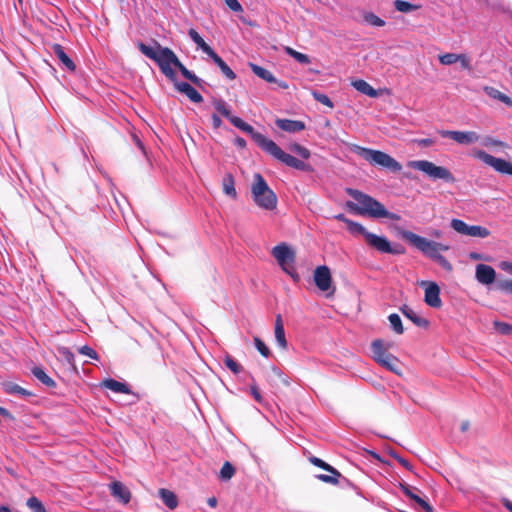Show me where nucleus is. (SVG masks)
Listing matches in <instances>:
<instances>
[{
  "label": "nucleus",
  "mask_w": 512,
  "mask_h": 512,
  "mask_svg": "<svg viewBox=\"0 0 512 512\" xmlns=\"http://www.w3.org/2000/svg\"><path fill=\"white\" fill-rule=\"evenodd\" d=\"M475 278L483 285H490L496 279V272L493 267L486 264L476 266Z\"/></svg>",
  "instance_id": "obj_17"
},
{
  "label": "nucleus",
  "mask_w": 512,
  "mask_h": 512,
  "mask_svg": "<svg viewBox=\"0 0 512 512\" xmlns=\"http://www.w3.org/2000/svg\"><path fill=\"white\" fill-rule=\"evenodd\" d=\"M310 462L319 467V468H322L326 471H328L329 473L331 474H335V475H339V471H337L334 467H332L331 465H329L328 463L324 462L322 459L320 458H317V457H311L310 458Z\"/></svg>",
  "instance_id": "obj_41"
},
{
  "label": "nucleus",
  "mask_w": 512,
  "mask_h": 512,
  "mask_svg": "<svg viewBox=\"0 0 512 512\" xmlns=\"http://www.w3.org/2000/svg\"><path fill=\"white\" fill-rule=\"evenodd\" d=\"M209 57L214 61V63L220 68L221 72L228 79L234 80L236 78V74L232 71V69L214 51L213 54L209 55Z\"/></svg>",
  "instance_id": "obj_30"
},
{
  "label": "nucleus",
  "mask_w": 512,
  "mask_h": 512,
  "mask_svg": "<svg viewBox=\"0 0 512 512\" xmlns=\"http://www.w3.org/2000/svg\"><path fill=\"white\" fill-rule=\"evenodd\" d=\"M349 194L357 203L348 201L346 205L356 214L372 218H389L396 221L400 220V216L398 214L387 211L383 204L371 196L357 190H349Z\"/></svg>",
  "instance_id": "obj_2"
},
{
  "label": "nucleus",
  "mask_w": 512,
  "mask_h": 512,
  "mask_svg": "<svg viewBox=\"0 0 512 512\" xmlns=\"http://www.w3.org/2000/svg\"><path fill=\"white\" fill-rule=\"evenodd\" d=\"M501 269L512 274V262L504 261L500 264Z\"/></svg>",
  "instance_id": "obj_59"
},
{
  "label": "nucleus",
  "mask_w": 512,
  "mask_h": 512,
  "mask_svg": "<svg viewBox=\"0 0 512 512\" xmlns=\"http://www.w3.org/2000/svg\"><path fill=\"white\" fill-rule=\"evenodd\" d=\"M400 310L406 318L410 319L418 327H428L429 321L423 317L418 316L417 313L409 306L403 305Z\"/></svg>",
  "instance_id": "obj_23"
},
{
  "label": "nucleus",
  "mask_w": 512,
  "mask_h": 512,
  "mask_svg": "<svg viewBox=\"0 0 512 512\" xmlns=\"http://www.w3.org/2000/svg\"><path fill=\"white\" fill-rule=\"evenodd\" d=\"M388 320L390 322L392 329L397 334H402L404 332L402 321L398 314L393 313V314L389 315Z\"/></svg>",
  "instance_id": "obj_40"
},
{
  "label": "nucleus",
  "mask_w": 512,
  "mask_h": 512,
  "mask_svg": "<svg viewBox=\"0 0 512 512\" xmlns=\"http://www.w3.org/2000/svg\"><path fill=\"white\" fill-rule=\"evenodd\" d=\"M419 144L421 146H425V147L431 146L433 144V140H431V139H422V140L419 141Z\"/></svg>",
  "instance_id": "obj_64"
},
{
  "label": "nucleus",
  "mask_w": 512,
  "mask_h": 512,
  "mask_svg": "<svg viewBox=\"0 0 512 512\" xmlns=\"http://www.w3.org/2000/svg\"><path fill=\"white\" fill-rule=\"evenodd\" d=\"M235 473V469L231 463L225 462L220 470L219 477L222 480H230Z\"/></svg>",
  "instance_id": "obj_42"
},
{
  "label": "nucleus",
  "mask_w": 512,
  "mask_h": 512,
  "mask_svg": "<svg viewBox=\"0 0 512 512\" xmlns=\"http://www.w3.org/2000/svg\"><path fill=\"white\" fill-rule=\"evenodd\" d=\"M335 219L344 222L346 225L350 222V219L346 218L344 214H338L335 216Z\"/></svg>",
  "instance_id": "obj_63"
},
{
  "label": "nucleus",
  "mask_w": 512,
  "mask_h": 512,
  "mask_svg": "<svg viewBox=\"0 0 512 512\" xmlns=\"http://www.w3.org/2000/svg\"><path fill=\"white\" fill-rule=\"evenodd\" d=\"M2 387H3V390L7 394L21 395V396H30L31 395V393L29 391H27L26 389L22 388L21 386H19L16 383H13V382H5L2 384Z\"/></svg>",
  "instance_id": "obj_33"
},
{
  "label": "nucleus",
  "mask_w": 512,
  "mask_h": 512,
  "mask_svg": "<svg viewBox=\"0 0 512 512\" xmlns=\"http://www.w3.org/2000/svg\"><path fill=\"white\" fill-rule=\"evenodd\" d=\"M461 64V67L466 70L471 69L470 58L466 54H459L458 61Z\"/></svg>",
  "instance_id": "obj_54"
},
{
  "label": "nucleus",
  "mask_w": 512,
  "mask_h": 512,
  "mask_svg": "<svg viewBox=\"0 0 512 512\" xmlns=\"http://www.w3.org/2000/svg\"><path fill=\"white\" fill-rule=\"evenodd\" d=\"M110 490H111V494L114 497L118 498L123 503L126 504L130 501V497H131L130 491L121 482H117V481L113 482L110 485Z\"/></svg>",
  "instance_id": "obj_21"
},
{
  "label": "nucleus",
  "mask_w": 512,
  "mask_h": 512,
  "mask_svg": "<svg viewBox=\"0 0 512 512\" xmlns=\"http://www.w3.org/2000/svg\"><path fill=\"white\" fill-rule=\"evenodd\" d=\"M138 48L146 57L155 61L161 72L172 82L176 80V68L181 72L184 78L197 86H201L202 80L189 71L170 48L162 47L157 42H155V46H148L144 43H140Z\"/></svg>",
  "instance_id": "obj_1"
},
{
  "label": "nucleus",
  "mask_w": 512,
  "mask_h": 512,
  "mask_svg": "<svg viewBox=\"0 0 512 512\" xmlns=\"http://www.w3.org/2000/svg\"><path fill=\"white\" fill-rule=\"evenodd\" d=\"M225 365L235 374H239L242 371V366L236 362L232 357H225Z\"/></svg>",
  "instance_id": "obj_47"
},
{
  "label": "nucleus",
  "mask_w": 512,
  "mask_h": 512,
  "mask_svg": "<svg viewBox=\"0 0 512 512\" xmlns=\"http://www.w3.org/2000/svg\"><path fill=\"white\" fill-rule=\"evenodd\" d=\"M500 288L502 290L512 293V280L502 282L500 284Z\"/></svg>",
  "instance_id": "obj_58"
},
{
  "label": "nucleus",
  "mask_w": 512,
  "mask_h": 512,
  "mask_svg": "<svg viewBox=\"0 0 512 512\" xmlns=\"http://www.w3.org/2000/svg\"><path fill=\"white\" fill-rule=\"evenodd\" d=\"M473 156L500 174L512 175V163L502 158L494 157L484 150H474Z\"/></svg>",
  "instance_id": "obj_11"
},
{
  "label": "nucleus",
  "mask_w": 512,
  "mask_h": 512,
  "mask_svg": "<svg viewBox=\"0 0 512 512\" xmlns=\"http://www.w3.org/2000/svg\"><path fill=\"white\" fill-rule=\"evenodd\" d=\"M256 139L257 145L278 161L297 170H309L308 164L284 152L273 140L267 138L266 136H256Z\"/></svg>",
  "instance_id": "obj_3"
},
{
  "label": "nucleus",
  "mask_w": 512,
  "mask_h": 512,
  "mask_svg": "<svg viewBox=\"0 0 512 512\" xmlns=\"http://www.w3.org/2000/svg\"><path fill=\"white\" fill-rule=\"evenodd\" d=\"M224 2L234 12H241L243 10L238 0H224Z\"/></svg>",
  "instance_id": "obj_56"
},
{
  "label": "nucleus",
  "mask_w": 512,
  "mask_h": 512,
  "mask_svg": "<svg viewBox=\"0 0 512 512\" xmlns=\"http://www.w3.org/2000/svg\"><path fill=\"white\" fill-rule=\"evenodd\" d=\"M400 236L432 260L441 252L450 249L449 245L429 240L408 230L400 231Z\"/></svg>",
  "instance_id": "obj_5"
},
{
  "label": "nucleus",
  "mask_w": 512,
  "mask_h": 512,
  "mask_svg": "<svg viewBox=\"0 0 512 512\" xmlns=\"http://www.w3.org/2000/svg\"><path fill=\"white\" fill-rule=\"evenodd\" d=\"M407 166L422 172L432 181L443 180L447 183H454L456 181L453 173L444 166H438L428 160H412L407 163Z\"/></svg>",
  "instance_id": "obj_7"
},
{
  "label": "nucleus",
  "mask_w": 512,
  "mask_h": 512,
  "mask_svg": "<svg viewBox=\"0 0 512 512\" xmlns=\"http://www.w3.org/2000/svg\"><path fill=\"white\" fill-rule=\"evenodd\" d=\"M275 339L277 344L282 348H287V340L285 337L284 325L282 321L281 315H277L275 320V329H274Z\"/></svg>",
  "instance_id": "obj_24"
},
{
  "label": "nucleus",
  "mask_w": 512,
  "mask_h": 512,
  "mask_svg": "<svg viewBox=\"0 0 512 512\" xmlns=\"http://www.w3.org/2000/svg\"><path fill=\"white\" fill-rule=\"evenodd\" d=\"M363 18L364 21L371 26L383 27L385 25V21L372 12L365 13Z\"/></svg>",
  "instance_id": "obj_39"
},
{
  "label": "nucleus",
  "mask_w": 512,
  "mask_h": 512,
  "mask_svg": "<svg viewBox=\"0 0 512 512\" xmlns=\"http://www.w3.org/2000/svg\"><path fill=\"white\" fill-rule=\"evenodd\" d=\"M251 393L254 397V399L258 402V403H262L263 402V398L258 390V388L256 386H251Z\"/></svg>",
  "instance_id": "obj_57"
},
{
  "label": "nucleus",
  "mask_w": 512,
  "mask_h": 512,
  "mask_svg": "<svg viewBox=\"0 0 512 512\" xmlns=\"http://www.w3.org/2000/svg\"><path fill=\"white\" fill-rule=\"evenodd\" d=\"M159 496L169 509H175L178 506V498L174 492L161 488L159 490Z\"/></svg>",
  "instance_id": "obj_28"
},
{
  "label": "nucleus",
  "mask_w": 512,
  "mask_h": 512,
  "mask_svg": "<svg viewBox=\"0 0 512 512\" xmlns=\"http://www.w3.org/2000/svg\"><path fill=\"white\" fill-rule=\"evenodd\" d=\"M351 150L370 164L379 165L393 172H399L402 169V165L385 152L365 148L356 144L351 146Z\"/></svg>",
  "instance_id": "obj_6"
},
{
  "label": "nucleus",
  "mask_w": 512,
  "mask_h": 512,
  "mask_svg": "<svg viewBox=\"0 0 512 512\" xmlns=\"http://www.w3.org/2000/svg\"><path fill=\"white\" fill-rule=\"evenodd\" d=\"M312 95L316 101L320 102L321 104L329 108H333V102L327 95L315 91L312 93Z\"/></svg>",
  "instance_id": "obj_49"
},
{
  "label": "nucleus",
  "mask_w": 512,
  "mask_h": 512,
  "mask_svg": "<svg viewBox=\"0 0 512 512\" xmlns=\"http://www.w3.org/2000/svg\"><path fill=\"white\" fill-rule=\"evenodd\" d=\"M469 258L471 260H475V261H478V260H485V257L481 254V253H478V252H471L469 254Z\"/></svg>",
  "instance_id": "obj_61"
},
{
  "label": "nucleus",
  "mask_w": 512,
  "mask_h": 512,
  "mask_svg": "<svg viewBox=\"0 0 512 512\" xmlns=\"http://www.w3.org/2000/svg\"><path fill=\"white\" fill-rule=\"evenodd\" d=\"M254 344H255L256 349L259 351V353L263 357L268 358L270 356L269 348L265 345V343L259 337H254Z\"/></svg>",
  "instance_id": "obj_45"
},
{
  "label": "nucleus",
  "mask_w": 512,
  "mask_h": 512,
  "mask_svg": "<svg viewBox=\"0 0 512 512\" xmlns=\"http://www.w3.org/2000/svg\"><path fill=\"white\" fill-rule=\"evenodd\" d=\"M213 106L217 112H219L224 117L230 119L231 118V110L229 105L222 99H215L213 101Z\"/></svg>",
  "instance_id": "obj_36"
},
{
  "label": "nucleus",
  "mask_w": 512,
  "mask_h": 512,
  "mask_svg": "<svg viewBox=\"0 0 512 512\" xmlns=\"http://www.w3.org/2000/svg\"><path fill=\"white\" fill-rule=\"evenodd\" d=\"M212 123H213L214 128H219L222 125V120L220 119V117L218 115L213 114L212 115Z\"/></svg>",
  "instance_id": "obj_60"
},
{
  "label": "nucleus",
  "mask_w": 512,
  "mask_h": 512,
  "mask_svg": "<svg viewBox=\"0 0 512 512\" xmlns=\"http://www.w3.org/2000/svg\"><path fill=\"white\" fill-rule=\"evenodd\" d=\"M173 82L176 90L182 94H185L192 102L201 103L203 101L201 94L189 83L178 82L177 80Z\"/></svg>",
  "instance_id": "obj_19"
},
{
  "label": "nucleus",
  "mask_w": 512,
  "mask_h": 512,
  "mask_svg": "<svg viewBox=\"0 0 512 512\" xmlns=\"http://www.w3.org/2000/svg\"><path fill=\"white\" fill-rule=\"evenodd\" d=\"M458 55L455 53H446L439 56V61L443 65H452L458 61Z\"/></svg>",
  "instance_id": "obj_48"
},
{
  "label": "nucleus",
  "mask_w": 512,
  "mask_h": 512,
  "mask_svg": "<svg viewBox=\"0 0 512 512\" xmlns=\"http://www.w3.org/2000/svg\"><path fill=\"white\" fill-rule=\"evenodd\" d=\"M249 67L251 68V70L253 71V73L255 75H257L259 78L265 80L266 82L276 83L281 89L288 88V84L286 82L278 81L269 70H267L257 64H254V63H249Z\"/></svg>",
  "instance_id": "obj_18"
},
{
  "label": "nucleus",
  "mask_w": 512,
  "mask_h": 512,
  "mask_svg": "<svg viewBox=\"0 0 512 512\" xmlns=\"http://www.w3.org/2000/svg\"><path fill=\"white\" fill-rule=\"evenodd\" d=\"M433 260L448 271L452 269L451 263L444 256H442L441 253L438 256H436Z\"/></svg>",
  "instance_id": "obj_53"
},
{
  "label": "nucleus",
  "mask_w": 512,
  "mask_h": 512,
  "mask_svg": "<svg viewBox=\"0 0 512 512\" xmlns=\"http://www.w3.org/2000/svg\"><path fill=\"white\" fill-rule=\"evenodd\" d=\"M32 374L41 382L43 383L44 385L48 386V387H54L55 386V382L52 378H50L46 372L40 368V367H34L32 369Z\"/></svg>",
  "instance_id": "obj_34"
},
{
  "label": "nucleus",
  "mask_w": 512,
  "mask_h": 512,
  "mask_svg": "<svg viewBox=\"0 0 512 512\" xmlns=\"http://www.w3.org/2000/svg\"><path fill=\"white\" fill-rule=\"evenodd\" d=\"M222 187H223V192L230 196L231 198L235 199L237 197V192H236V189H235V181H234V177L231 173H227L223 180H222Z\"/></svg>",
  "instance_id": "obj_31"
},
{
  "label": "nucleus",
  "mask_w": 512,
  "mask_h": 512,
  "mask_svg": "<svg viewBox=\"0 0 512 512\" xmlns=\"http://www.w3.org/2000/svg\"><path fill=\"white\" fill-rule=\"evenodd\" d=\"M394 7L397 11L402 13H409L420 8L419 5L412 4L404 0H395Z\"/></svg>",
  "instance_id": "obj_35"
},
{
  "label": "nucleus",
  "mask_w": 512,
  "mask_h": 512,
  "mask_svg": "<svg viewBox=\"0 0 512 512\" xmlns=\"http://www.w3.org/2000/svg\"><path fill=\"white\" fill-rule=\"evenodd\" d=\"M494 325V328L501 334L503 335H509L512 333V325L508 324V323H505V322H500V321H495L493 323Z\"/></svg>",
  "instance_id": "obj_46"
},
{
  "label": "nucleus",
  "mask_w": 512,
  "mask_h": 512,
  "mask_svg": "<svg viewBox=\"0 0 512 512\" xmlns=\"http://www.w3.org/2000/svg\"><path fill=\"white\" fill-rule=\"evenodd\" d=\"M285 52L291 56L292 58H294L296 61H298L299 63L301 64H309L310 63V58L306 55V54H303L301 52H298L296 51L295 49L291 48V47H285L284 48Z\"/></svg>",
  "instance_id": "obj_37"
},
{
  "label": "nucleus",
  "mask_w": 512,
  "mask_h": 512,
  "mask_svg": "<svg viewBox=\"0 0 512 512\" xmlns=\"http://www.w3.org/2000/svg\"><path fill=\"white\" fill-rule=\"evenodd\" d=\"M483 90L489 97L496 99L509 107H512V99L506 94L500 92L498 89L491 86H485Z\"/></svg>",
  "instance_id": "obj_27"
},
{
  "label": "nucleus",
  "mask_w": 512,
  "mask_h": 512,
  "mask_svg": "<svg viewBox=\"0 0 512 512\" xmlns=\"http://www.w3.org/2000/svg\"><path fill=\"white\" fill-rule=\"evenodd\" d=\"M79 352L85 356H88L90 357L91 359H97L98 358V355L96 353L95 350H93L91 347L89 346H82L80 349H79Z\"/></svg>",
  "instance_id": "obj_55"
},
{
  "label": "nucleus",
  "mask_w": 512,
  "mask_h": 512,
  "mask_svg": "<svg viewBox=\"0 0 512 512\" xmlns=\"http://www.w3.org/2000/svg\"><path fill=\"white\" fill-rule=\"evenodd\" d=\"M340 476H341L340 473H339V475H335V474H331L330 473V475L319 474L316 477H317V479L321 480L322 482L330 483V484H337L338 481H339Z\"/></svg>",
  "instance_id": "obj_51"
},
{
  "label": "nucleus",
  "mask_w": 512,
  "mask_h": 512,
  "mask_svg": "<svg viewBox=\"0 0 512 512\" xmlns=\"http://www.w3.org/2000/svg\"><path fill=\"white\" fill-rule=\"evenodd\" d=\"M53 52L62 63V65L68 69L69 71H74L76 66L74 62L70 59V57L65 53L63 47L59 44H55L53 46Z\"/></svg>",
  "instance_id": "obj_25"
},
{
  "label": "nucleus",
  "mask_w": 512,
  "mask_h": 512,
  "mask_svg": "<svg viewBox=\"0 0 512 512\" xmlns=\"http://www.w3.org/2000/svg\"><path fill=\"white\" fill-rule=\"evenodd\" d=\"M251 194L257 206L265 210H274L277 206V196L270 189L263 176L256 173L251 185Z\"/></svg>",
  "instance_id": "obj_4"
},
{
  "label": "nucleus",
  "mask_w": 512,
  "mask_h": 512,
  "mask_svg": "<svg viewBox=\"0 0 512 512\" xmlns=\"http://www.w3.org/2000/svg\"><path fill=\"white\" fill-rule=\"evenodd\" d=\"M188 35L192 39V41L197 45L199 49H201L208 56L213 54V49L203 40V38L199 35V33L195 29H190L188 31Z\"/></svg>",
  "instance_id": "obj_29"
},
{
  "label": "nucleus",
  "mask_w": 512,
  "mask_h": 512,
  "mask_svg": "<svg viewBox=\"0 0 512 512\" xmlns=\"http://www.w3.org/2000/svg\"><path fill=\"white\" fill-rule=\"evenodd\" d=\"M272 255L276 259L282 270L287 273L295 282L300 280V276L295 268V253L285 243H281L272 249Z\"/></svg>",
  "instance_id": "obj_8"
},
{
  "label": "nucleus",
  "mask_w": 512,
  "mask_h": 512,
  "mask_svg": "<svg viewBox=\"0 0 512 512\" xmlns=\"http://www.w3.org/2000/svg\"><path fill=\"white\" fill-rule=\"evenodd\" d=\"M482 144L487 147V148H490V147H506V144L500 140H497L495 138H492V137H485L483 139V142Z\"/></svg>",
  "instance_id": "obj_50"
},
{
  "label": "nucleus",
  "mask_w": 512,
  "mask_h": 512,
  "mask_svg": "<svg viewBox=\"0 0 512 512\" xmlns=\"http://www.w3.org/2000/svg\"><path fill=\"white\" fill-rule=\"evenodd\" d=\"M373 357L376 362L386 369L400 374V362L394 355L388 353L389 346H386L382 340H375L371 344Z\"/></svg>",
  "instance_id": "obj_9"
},
{
  "label": "nucleus",
  "mask_w": 512,
  "mask_h": 512,
  "mask_svg": "<svg viewBox=\"0 0 512 512\" xmlns=\"http://www.w3.org/2000/svg\"><path fill=\"white\" fill-rule=\"evenodd\" d=\"M366 243L373 249L380 253H387L393 255H401L405 253V249L400 244H391V242L384 236H379L374 233L366 234Z\"/></svg>",
  "instance_id": "obj_10"
},
{
  "label": "nucleus",
  "mask_w": 512,
  "mask_h": 512,
  "mask_svg": "<svg viewBox=\"0 0 512 512\" xmlns=\"http://www.w3.org/2000/svg\"><path fill=\"white\" fill-rule=\"evenodd\" d=\"M451 227L459 234L471 237L486 238L490 235V231L486 227L479 225H468L460 219H452Z\"/></svg>",
  "instance_id": "obj_12"
},
{
  "label": "nucleus",
  "mask_w": 512,
  "mask_h": 512,
  "mask_svg": "<svg viewBox=\"0 0 512 512\" xmlns=\"http://www.w3.org/2000/svg\"><path fill=\"white\" fill-rule=\"evenodd\" d=\"M288 148L290 151L295 152L303 159H308L311 155L310 151L306 147H304L298 143H293V144L289 145Z\"/></svg>",
  "instance_id": "obj_44"
},
{
  "label": "nucleus",
  "mask_w": 512,
  "mask_h": 512,
  "mask_svg": "<svg viewBox=\"0 0 512 512\" xmlns=\"http://www.w3.org/2000/svg\"><path fill=\"white\" fill-rule=\"evenodd\" d=\"M229 121L235 126L237 127L238 129H240L241 131L247 133V134H250L252 139L255 141V143L257 144V139H256V136H264L263 134L259 133V132H255L254 128L244 122L241 118L239 117H236V116H231V118L229 119Z\"/></svg>",
  "instance_id": "obj_22"
},
{
  "label": "nucleus",
  "mask_w": 512,
  "mask_h": 512,
  "mask_svg": "<svg viewBox=\"0 0 512 512\" xmlns=\"http://www.w3.org/2000/svg\"><path fill=\"white\" fill-rule=\"evenodd\" d=\"M103 386L113 392H116V393H124V394L130 393V388L125 383L119 382L114 379L105 380L103 382Z\"/></svg>",
  "instance_id": "obj_32"
},
{
  "label": "nucleus",
  "mask_w": 512,
  "mask_h": 512,
  "mask_svg": "<svg viewBox=\"0 0 512 512\" xmlns=\"http://www.w3.org/2000/svg\"><path fill=\"white\" fill-rule=\"evenodd\" d=\"M439 134L444 138H449L461 145H471L480 139V135L475 131H451L441 130Z\"/></svg>",
  "instance_id": "obj_13"
},
{
  "label": "nucleus",
  "mask_w": 512,
  "mask_h": 512,
  "mask_svg": "<svg viewBox=\"0 0 512 512\" xmlns=\"http://www.w3.org/2000/svg\"><path fill=\"white\" fill-rule=\"evenodd\" d=\"M275 123L278 128L289 133H296L305 129V123L299 120L277 119Z\"/></svg>",
  "instance_id": "obj_20"
},
{
  "label": "nucleus",
  "mask_w": 512,
  "mask_h": 512,
  "mask_svg": "<svg viewBox=\"0 0 512 512\" xmlns=\"http://www.w3.org/2000/svg\"><path fill=\"white\" fill-rule=\"evenodd\" d=\"M400 489L407 497L415 501L425 512H433L432 506L418 495L420 491L416 487L404 483L400 484Z\"/></svg>",
  "instance_id": "obj_16"
},
{
  "label": "nucleus",
  "mask_w": 512,
  "mask_h": 512,
  "mask_svg": "<svg viewBox=\"0 0 512 512\" xmlns=\"http://www.w3.org/2000/svg\"><path fill=\"white\" fill-rule=\"evenodd\" d=\"M352 86L360 93L369 97L375 98L378 96V92L365 80L358 79L352 81Z\"/></svg>",
  "instance_id": "obj_26"
},
{
  "label": "nucleus",
  "mask_w": 512,
  "mask_h": 512,
  "mask_svg": "<svg viewBox=\"0 0 512 512\" xmlns=\"http://www.w3.org/2000/svg\"><path fill=\"white\" fill-rule=\"evenodd\" d=\"M501 503L503 504V506L508 509L510 512H512V502L510 500H508L507 498H503L501 500Z\"/></svg>",
  "instance_id": "obj_62"
},
{
  "label": "nucleus",
  "mask_w": 512,
  "mask_h": 512,
  "mask_svg": "<svg viewBox=\"0 0 512 512\" xmlns=\"http://www.w3.org/2000/svg\"><path fill=\"white\" fill-rule=\"evenodd\" d=\"M314 282L321 291H327L331 287L332 277L327 266H319L314 271Z\"/></svg>",
  "instance_id": "obj_15"
},
{
  "label": "nucleus",
  "mask_w": 512,
  "mask_h": 512,
  "mask_svg": "<svg viewBox=\"0 0 512 512\" xmlns=\"http://www.w3.org/2000/svg\"><path fill=\"white\" fill-rule=\"evenodd\" d=\"M419 285L425 288V303L433 308H439L442 305L440 298V288L435 282L421 281Z\"/></svg>",
  "instance_id": "obj_14"
},
{
  "label": "nucleus",
  "mask_w": 512,
  "mask_h": 512,
  "mask_svg": "<svg viewBox=\"0 0 512 512\" xmlns=\"http://www.w3.org/2000/svg\"><path fill=\"white\" fill-rule=\"evenodd\" d=\"M433 260L448 271L452 269L451 263L444 256H442L441 253L438 256H436Z\"/></svg>",
  "instance_id": "obj_52"
},
{
  "label": "nucleus",
  "mask_w": 512,
  "mask_h": 512,
  "mask_svg": "<svg viewBox=\"0 0 512 512\" xmlns=\"http://www.w3.org/2000/svg\"><path fill=\"white\" fill-rule=\"evenodd\" d=\"M27 506L32 512H47L42 502L37 497H30Z\"/></svg>",
  "instance_id": "obj_43"
},
{
  "label": "nucleus",
  "mask_w": 512,
  "mask_h": 512,
  "mask_svg": "<svg viewBox=\"0 0 512 512\" xmlns=\"http://www.w3.org/2000/svg\"><path fill=\"white\" fill-rule=\"evenodd\" d=\"M347 229L349 230L350 233L354 235H362L364 239L366 238V234L370 233L366 230V228L363 225L352 220L348 222Z\"/></svg>",
  "instance_id": "obj_38"
}]
</instances>
